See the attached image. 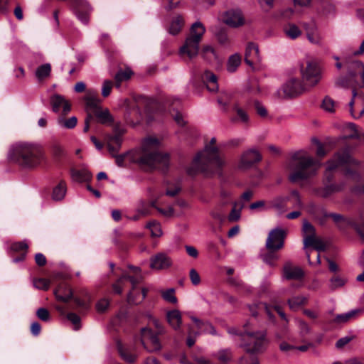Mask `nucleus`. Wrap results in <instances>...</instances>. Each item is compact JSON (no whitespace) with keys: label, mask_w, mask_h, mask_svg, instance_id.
Returning <instances> with one entry per match:
<instances>
[{"label":"nucleus","mask_w":364,"mask_h":364,"mask_svg":"<svg viewBox=\"0 0 364 364\" xmlns=\"http://www.w3.org/2000/svg\"><path fill=\"white\" fill-rule=\"evenodd\" d=\"M161 145V141L156 137L144 139L141 149L134 156V161L144 168L166 171L170 164V155L160 151Z\"/></svg>","instance_id":"obj_1"},{"label":"nucleus","mask_w":364,"mask_h":364,"mask_svg":"<svg viewBox=\"0 0 364 364\" xmlns=\"http://www.w3.org/2000/svg\"><path fill=\"white\" fill-rule=\"evenodd\" d=\"M321 166V161L312 158L306 151L299 150L291 156L289 178L291 182L308 179L315 176Z\"/></svg>","instance_id":"obj_2"},{"label":"nucleus","mask_w":364,"mask_h":364,"mask_svg":"<svg viewBox=\"0 0 364 364\" xmlns=\"http://www.w3.org/2000/svg\"><path fill=\"white\" fill-rule=\"evenodd\" d=\"M8 158L23 168H33L41 163L44 156L38 145L21 141L11 146Z\"/></svg>","instance_id":"obj_3"},{"label":"nucleus","mask_w":364,"mask_h":364,"mask_svg":"<svg viewBox=\"0 0 364 364\" xmlns=\"http://www.w3.org/2000/svg\"><path fill=\"white\" fill-rule=\"evenodd\" d=\"M216 138L212 137L209 144L205 146L193 160V166L196 171L207 172L221 169L226 164L225 159L220 156L219 149L215 146Z\"/></svg>","instance_id":"obj_4"},{"label":"nucleus","mask_w":364,"mask_h":364,"mask_svg":"<svg viewBox=\"0 0 364 364\" xmlns=\"http://www.w3.org/2000/svg\"><path fill=\"white\" fill-rule=\"evenodd\" d=\"M268 344L266 331H245L240 334V346L247 353H262L267 349Z\"/></svg>","instance_id":"obj_5"},{"label":"nucleus","mask_w":364,"mask_h":364,"mask_svg":"<svg viewBox=\"0 0 364 364\" xmlns=\"http://www.w3.org/2000/svg\"><path fill=\"white\" fill-rule=\"evenodd\" d=\"M127 281H129L132 286V289L127 295V301L129 304H140L144 300L146 294V289H142L140 292L139 289L136 288V286L141 281V274L135 276H128L126 274L122 275L112 286L114 293L118 294H121Z\"/></svg>","instance_id":"obj_6"},{"label":"nucleus","mask_w":364,"mask_h":364,"mask_svg":"<svg viewBox=\"0 0 364 364\" xmlns=\"http://www.w3.org/2000/svg\"><path fill=\"white\" fill-rule=\"evenodd\" d=\"M205 32V28L200 21L195 22L191 27L190 34L181 47V55H186L190 59L198 54L199 44Z\"/></svg>","instance_id":"obj_7"},{"label":"nucleus","mask_w":364,"mask_h":364,"mask_svg":"<svg viewBox=\"0 0 364 364\" xmlns=\"http://www.w3.org/2000/svg\"><path fill=\"white\" fill-rule=\"evenodd\" d=\"M125 133V129L119 124H116L114 127V133L106 136V143L109 152L116 157V163L119 166H123L125 155L117 156L122 142V135Z\"/></svg>","instance_id":"obj_8"},{"label":"nucleus","mask_w":364,"mask_h":364,"mask_svg":"<svg viewBox=\"0 0 364 364\" xmlns=\"http://www.w3.org/2000/svg\"><path fill=\"white\" fill-rule=\"evenodd\" d=\"M345 164L358 165L359 161L353 159L347 151L337 153L332 159L327 162V167L324 173L325 180L330 182L333 178L332 171Z\"/></svg>","instance_id":"obj_9"},{"label":"nucleus","mask_w":364,"mask_h":364,"mask_svg":"<svg viewBox=\"0 0 364 364\" xmlns=\"http://www.w3.org/2000/svg\"><path fill=\"white\" fill-rule=\"evenodd\" d=\"M300 72L304 81L311 86L316 85L321 80V70L317 62L308 60L306 66H300Z\"/></svg>","instance_id":"obj_10"},{"label":"nucleus","mask_w":364,"mask_h":364,"mask_svg":"<svg viewBox=\"0 0 364 364\" xmlns=\"http://www.w3.org/2000/svg\"><path fill=\"white\" fill-rule=\"evenodd\" d=\"M304 90V85L300 80L292 77L277 90V95L279 98L293 97L301 94Z\"/></svg>","instance_id":"obj_11"},{"label":"nucleus","mask_w":364,"mask_h":364,"mask_svg":"<svg viewBox=\"0 0 364 364\" xmlns=\"http://www.w3.org/2000/svg\"><path fill=\"white\" fill-rule=\"evenodd\" d=\"M261 160L262 155L257 149L255 148L248 149L241 154L237 164V168L241 171L250 169Z\"/></svg>","instance_id":"obj_12"},{"label":"nucleus","mask_w":364,"mask_h":364,"mask_svg":"<svg viewBox=\"0 0 364 364\" xmlns=\"http://www.w3.org/2000/svg\"><path fill=\"white\" fill-rule=\"evenodd\" d=\"M141 343L149 352L157 351L161 348L157 334L153 333L149 327L141 328Z\"/></svg>","instance_id":"obj_13"},{"label":"nucleus","mask_w":364,"mask_h":364,"mask_svg":"<svg viewBox=\"0 0 364 364\" xmlns=\"http://www.w3.org/2000/svg\"><path fill=\"white\" fill-rule=\"evenodd\" d=\"M286 232L282 228H276L272 230L266 240V247L271 251L282 248Z\"/></svg>","instance_id":"obj_14"},{"label":"nucleus","mask_w":364,"mask_h":364,"mask_svg":"<svg viewBox=\"0 0 364 364\" xmlns=\"http://www.w3.org/2000/svg\"><path fill=\"white\" fill-rule=\"evenodd\" d=\"M349 77L353 80L356 87H364V64L361 61H353L349 66Z\"/></svg>","instance_id":"obj_15"},{"label":"nucleus","mask_w":364,"mask_h":364,"mask_svg":"<svg viewBox=\"0 0 364 364\" xmlns=\"http://www.w3.org/2000/svg\"><path fill=\"white\" fill-rule=\"evenodd\" d=\"M224 23L232 28H237L245 23V18L240 10L230 9L225 11L223 16Z\"/></svg>","instance_id":"obj_16"},{"label":"nucleus","mask_w":364,"mask_h":364,"mask_svg":"<svg viewBox=\"0 0 364 364\" xmlns=\"http://www.w3.org/2000/svg\"><path fill=\"white\" fill-rule=\"evenodd\" d=\"M77 18L83 23L89 22V14L92 11V7L86 0H75L73 2Z\"/></svg>","instance_id":"obj_17"},{"label":"nucleus","mask_w":364,"mask_h":364,"mask_svg":"<svg viewBox=\"0 0 364 364\" xmlns=\"http://www.w3.org/2000/svg\"><path fill=\"white\" fill-rule=\"evenodd\" d=\"M172 264L171 257L164 252H159L150 259V267L154 270H161L170 267Z\"/></svg>","instance_id":"obj_18"},{"label":"nucleus","mask_w":364,"mask_h":364,"mask_svg":"<svg viewBox=\"0 0 364 364\" xmlns=\"http://www.w3.org/2000/svg\"><path fill=\"white\" fill-rule=\"evenodd\" d=\"M261 60L258 46L252 42L248 43L245 49V63L252 67L255 63H259Z\"/></svg>","instance_id":"obj_19"},{"label":"nucleus","mask_w":364,"mask_h":364,"mask_svg":"<svg viewBox=\"0 0 364 364\" xmlns=\"http://www.w3.org/2000/svg\"><path fill=\"white\" fill-rule=\"evenodd\" d=\"M52 109L54 112L62 110V114L66 115L71 109V105L63 96L54 95L50 98Z\"/></svg>","instance_id":"obj_20"},{"label":"nucleus","mask_w":364,"mask_h":364,"mask_svg":"<svg viewBox=\"0 0 364 364\" xmlns=\"http://www.w3.org/2000/svg\"><path fill=\"white\" fill-rule=\"evenodd\" d=\"M308 41L314 45L321 46L323 38L317 26L314 23H305L304 25Z\"/></svg>","instance_id":"obj_21"},{"label":"nucleus","mask_w":364,"mask_h":364,"mask_svg":"<svg viewBox=\"0 0 364 364\" xmlns=\"http://www.w3.org/2000/svg\"><path fill=\"white\" fill-rule=\"evenodd\" d=\"M326 216L331 218L338 225L343 223L353 226L360 235V237L364 240V222L361 225H359L357 223L351 221L344 218L342 215L338 213H329Z\"/></svg>","instance_id":"obj_22"},{"label":"nucleus","mask_w":364,"mask_h":364,"mask_svg":"<svg viewBox=\"0 0 364 364\" xmlns=\"http://www.w3.org/2000/svg\"><path fill=\"white\" fill-rule=\"evenodd\" d=\"M284 277L287 279H300L304 276V272L299 267L294 266L287 262L283 268Z\"/></svg>","instance_id":"obj_23"},{"label":"nucleus","mask_w":364,"mask_h":364,"mask_svg":"<svg viewBox=\"0 0 364 364\" xmlns=\"http://www.w3.org/2000/svg\"><path fill=\"white\" fill-rule=\"evenodd\" d=\"M84 100L85 101L87 107L93 111L100 107L102 101L98 96L97 92L93 89L86 90Z\"/></svg>","instance_id":"obj_24"},{"label":"nucleus","mask_w":364,"mask_h":364,"mask_svg":"<svg viewBox=\"0 0 364 364\" xmlns=\"http://www.w3.org/2000/svg\"><path fill=\"white\" fill-rule=\"evenodd\" d=\"M117 348L120 356L125 361L133 363L136 360V355L134 353V348L132 346H127L120 341H117Z\"/></svg>","instance_id":"obj_25"},{"label":"nucleus","mask_w":364,"mask_h":364,"mask_svg":"<svg viewBox=\"0 0 364 364\" xmlns=\"http://www.w3.org/2000/svg\"><path fill=\"white\" fill-rule=\"evenodd\" d=\"M343 186V184L335 183L326 185L322 188H317L316 190V194L322 198H327L331 195L341 191Z\"/></svg>","instance_id":"obj_26"},{"label":"nucleus","mask_w":364,"mask_h":364,"mask_svg":"<svg viewBox=\"0 0 364 364\" xmlns=\"http://www.w3.org/2000/svg\"><path fill=\"white\" fill-rule=\"evenodd\" d=\"M304 247L306 248L308 247H313L316 250L324 251L326 245L323 242L316 237V235H307L304 237Z\"/></svg>","instance_id":"obj_27"},{"label":"nucleus","mask_w":364,"mask_h":364,"mask_svg":"<svg viewBox=\"0 0 364 364\" xmlns=\"http://www.w3.org/2000/svg\"><path fill=\"white\" fill-rule=\"evenodd\" d=\"M361 312L362 309H352L348 312L336 315L333 321L338 324L346 323L350 320L356 318Z\"/></svg>","instance_id":"obj_28"},{"label":"nucleus","mask_w":364,"mask_h":364,"mask_svg":"<svg viewBox=\"0 0 364 364\" xmlns=\"http://www.w3.org/2000/svg\"><path fill=\"white\" fill-rule=\"evenodd\" d=\"M166 318L169 325L174 329L178 330L182 324L181 312L177 309L169 311L166 313Z\"/></svg>","instance_id":"obj_29"},{"label":"nucleus","mask_w":364,"mask_h":364,"mask_svg":"<svg viewBox=\"0 0 364 364\" xmlns=\"http://www.w3.org/2000/svg\"><path fill=\"white\" fill-rule=\"evenodd\" d=\"M202 78L209 91L215 92L218 90V79L215 74L210 71H205Z\"/></svg>","instance_id":"obj_30"},{"label":"nucleus","mask_w":364,"mask_h":364,"mask_svg":"<svg viewBox=\"0 0 364 364\" xmlns=\"http://www.w3.org/2000/svg\"><path fill=\"white\" fill-rule=\"evenodd\" d=\"M67 186L64 181H60L53 188L51 198L55 201L62 200L66 194Z\"/></svg>","instance_id":"obj_31"},{"label":"nucleus","mask_w":364,"mask_h":364,"mask_svg":"<svg viewBox=\"0 0 364 364\" xmlns=\"http://www.w3.org/2000/svg\"><path fill=\"white\" fill-rule=\"evenodd\" d=\"M94 114L102 124L111 125L114 122V119L107 109H102L100 107L94 111Z\"/></svg>","instance_id":"obj_32"},{"label":"nucleus","mask_w":364,"mask_h":364,"mask_svg":"<svg viewBox=\"0 0 364 364\" xmlns=\"http://www.w3.org/2000/svg\"><path fill=\"white\" fill-rule=\"evenodd\" d=\"M55 295L58 300L68 302L73 298V291L68 286H60L55 291Z\"/></svg>","instance_id":"obj_33"},{"label":"nucleus","mask_w":364,"mask_h":364,"mask_svg":"<svg viewBox=\"0 0 364 364\" xmlns=\"http://www.w3.org/2000/svg\"><path fill=\"white\" fill-rule=\"evenodd\" d=\"M28 247V245L23 242H14L11 246V250L14 252L23 251V252L21 255L20 257L14 258L13 262L17 263L23 261L26 257Z\"/></svg>","instance_id":"obj_34"},{"label":"nucleus","mask_w":364,"mask_h":364,"mask_svg":"<svg viewBox=\"0 0 364 364\" xmlns=\"http://www.w3.org/2000/svg\"><path fill=\"white\" fill-rule=\"evenodd\" d=\"M183 24L184 20L181 16L178 15L173 17L168 27L169 33L171 35L178 34L181 31Z\"/></svg>","instance_id":"obj_35"},{"label":"nucleus","mask_w":364,"mask_h":364,"mask_svg":"<svg viewBox=\"0 0 364 364\" xmlns=\"http://www.w3.org/2000/svg\"><path fill=\"white\" fill-rule=\"evenodd\" d=\"M263 306H264L265 311L267 314L268 315L269 319H274V314L272 312V309L275 310L278 314L280 316V317L284 319V321H287V318L286 316L285 313L282 311L281 306L279 304H267L266 303L263 304Z\"/></svg>","instance_id":"obj_36"},{"label":"nucleus","mask_w":364,"mask_h":364,"mask_svg":"<svg viewBox=\"0 0 364 364\" xmlns=\"http://www.w3.org/2000/svg\"><path fill=\"white\" fill-rule=\"evenodd\" d=\"M70 173L73 180L80 183L88 181L91 176L90 172L87 169L77 170L73 168Z\"/></svg>","instance_id":"obj_37"},{"label":"nucleus","mask_w":364,"mask_h":364,"mask_svg":"<svg viewBox=\"0 0 364 364\" xmlns=\"http://www.w3.org/2000/svg\"><path fill=\"white\" fill-rule=\"evenodd\" d=\"M307 299V297L304 296H295L288 299L287 303L290 309L296 311L300 306L306 304Z\"/></svg>","instance_id":"obj_38"},{"label":"nucleus","mask_w":364,"mask_h":364,"mask_svg":"<svg viewBox=\"0 0 364 364\" xmlns=\"http://www.w3.org/2000/svg\"><path fill=\"white\" fill-rule=\"evenodd\" d=\"M347 282V279L340 275L332 277L329 280L328 287L331 290L334 291L343 287Z\"/></svg>","instance_id":"obj_39"},{"label":"nucleus","mask_w":364,"mask_h":364,"mask_svg":"<svg viewBox=\"0 0 364 364\" xmlns=\"http://www.w3.org/2000/svg\"><path fill=\"white\" fill-rule=\"evenodd\" d=\"M285 35L290 39L294 40L301 35L299 28L293 23L288 24L284 28Z\"/></svg>","instance_id":"obj_40"},{"label":"nucleus","mask_w":364,"mask_h":364,"mask_svg":"<svg viewBox=\"0 0 364 364\" xmlns=\"http://www.w3.org/2000/svg\"><path fill=\"white\" fill-rule=\"evenodd\" d=\"M57 123L62 128L71 129L77 125V119L75 116L68 119L60 117L57 119Z\"/></svg>","instance_id":"obj_41"},{"label":"nucleus","mask_w":364,"mask_h":364,"mask_svg":"<svg viewBox=\"0 0 364 364\" xmlns=\"http://www.w3.org/2000/svg\"><path fill=\"white\" fill-rule=\"evenodd\" d=\"M241 63V56L235 53L229 57L227 63V70L230 73L235 72Z\"/></svg>","instance_id":"obj_42"},{"label":"nucleus","mask_w":364,"mask_h":364,"mask_svg":"<svg viewBox=\"0 0 364 364\" xmlns=\"http://www.w3.org/2000/svg\"><path fill=\"white\" fill-rule=\"evenodd\" d=\"M132 74L133 73L129 68H126L124 70H119L114 77L117 87H120V83L122 82L129 80Z\"/></svg>","instance_id":"obj_43"},{"label":"nucleus","mask_w":364,"mask_h":364,"mask_svg":"<svg viewBox=\"0 0 364 364\" xmlns=\"http://www.w3.org/2000/svg\"><path fill=\"white\" fill-rule=\"evenodd\" d=\"M243 204L235 203L233 207L228 215V220L230 222L237 221L241 216V210L243 208Z\"/></svg>","instance_id":"obj_44"},{"label":"nucleus","mask_w":364,"mask_h":364,"mask_svg":"<svg viewBox=\"0 0 364 364\" xmlns=\"http://www.w3.org/2000/svg\"><path fill=\"white\" fill-rule=\"evenodd\" d=\"M51 71V65L50 63H45L39 66L36 70V76L39 80H41L47 77H48L50 74Z\"/></svg>","instance_id":"obj_45"},{"label":"nucleus","mask_w":364,"mask_h":364,"mask_svg":"<svg viewBox=\"0 0 364 364\" xmlns=\"http://www.w3.org/2000/svg\"><path fill=\"white\" fill-rule=\"evenodd\" d=\"M202 55L204 59L212 63L217 59V55L214 48L211 46H205L202 49Z\"/></svg>","instance_id":"obj_46"},{"label":"nucleus","mask_w":364,"mask_h":364,"mask_svg":"<svg viewBox=\"0 0 364 364\" xmlns=\"http://www.w3.org/2000/svg\"><path fill=\"white\" fill-rule=\"evenodd\" d=\"M214 356L221 363H226L230 360L232 358L231 350L228 348L220 350L214 354Z\"/></svg>","instance_id":"obj_47"},{"label":"nucleus","mask_w":364,"mask_h":364,"mask_svg":"<svg viewBox=\"0 0 364 364\" xmlns=\"http://www.w3.org/2000/svg\"><path fill=\"white\" fill-rule=\"evenodd\" d=\"M190 318L193 321V322L195 323L196 327L198 329V331H196V332L193 331L195 336H197L200 333H203V332H204V331H206L207 323H208V321H202L193 316H191Z\"/></svg>","instance_id":"obj_48"},{"label":"nucleus","mask_w":364,"mask_h":364,"mask_svg":"<svg viewBox=\"0 0 364 364\" xmlns=\"http://www.w3.org/2000/svg\"><path fill=\"white\" fill-rule=\"evenodd\" d=\"M286 199L282 197H278L270 202V208H274L279 213H282L284 211V203Z\"/></svg>","instance_id":"obj_49"},{"label":"nucleus","mask_w":364,"mask_h":364,"mask_svg":"<svg viewBox=\"0 0 364 364\" xmlns=\"http://www.w3.org/2000/svg\"><path fill=\"white\" fill-rule=\"evenodd\" d=\"M146 228L150 230L152 237H160L162 235V230L159 223L153 220L146 225Z\"/></svg>","instance_id":"obj_50"},{"label":"nucleus","mask_w":364,"mask_h":364,"mask_svg":"<svg viewBox=\"0 0 364 364\" xmlns=\"http://www.w3.org/2000/svg\"><path fill=\"white\" fill-rule=\"evenodd\" d=\"M250 209L252 210H257L259 212L267 211L270 209V206L267 205L263 200L255 201L250 205Z\"/></svg>","instance_id":"obj_51"},{"label":"nucleus","mask_w":364,"mask_h":364,"mask_svg":"<svg viewBox=\"0 0 364 364\" xmlns=\"http://www.w3.org/2000/svg\"><path fill=\"white\" fill-rule=\"evenodd\" d=\"M161 296L165 301L169 303H177V298L175 296V289L173 288L161 291Z\"/></svg>","instance_id":"obj_52"},{"label":"nucleus","mask_w":364,"mask_h":364,"mask_svg":"<svg viewBox=\"0 0 364 364\" xmlns=\"http://www.w3.org/2000/svg\"><path fill=\"white\" fill-rule=\"evenodd\" d=\"M213 33L220 44L225 46L228 43V36L224 30L220 28L218 31H213Z\"/></svg>","instance_id":"obj_53"},{"label":"nucleus","mask_w":364,"mask_h":364,"mask_svg":"<svg viewBox=\"0 0 364 364\" xmlns=\"http://www.w3.org/2000/svg\"><path fill=\"white\" fill-rule=\"evenodd\" d=\"M336 102L330 97H326L323 100L322 108L328 112H333L335 111Z\"/></svg>","instance_id":"obj_54"},{"label":"nucleus","mask_w":364,"mask_h":364,"mask_svg":"<svg viewBox=\"0 0 364 364\" xmlns=\"http://www.w3.org/2000/svg\"><path fill=\"white\" fill-rule=\"evenodd\" d=\"M37 317L44 322H48L51 319L50 314L46 308H39L36 311Z\"/></svg>","instance_id":"obj_55"},{"label":"nucleus","mask_w":364,"mask_h":364,"mask_svg":"<svg viewBox=\"0 0 364 364\" xmlns=\"http://www.w3.org/2000/svg\"><path fill=\"white\" fill-rule=\"evenodd\" d=\"M262 257L263 262L270 266L274 265V262L279 259V256L272 252L262 255Z\"/></svg>","instance_id":"obj_56"},{"label":"nucleus","mask_w":364,"mask_h":364,"mask_svg":"<svg viewBox=\"0 0 364 364\" xmlns=\"http://www.w3.org/2000/svg\"><path fill=\"white\" fill-rule=\"evenodd\" d=\"M33 285L36 289L47 290L50 286L49 280L44 278H39L33 281Z\"/></svg>","instance_id":"obj_57"},{"label":"nucleus","mask_w":364,"mask_h":364,"mask_svg":"<svg viewBox=\"0 0 364 364\" xmlns=\"http://www.w3.org/2000/svg\"><path fill=\"white\" fill-rule=\"evenodd\" d=\"M136 210L142 217L149 214V207L144 200H140L139 202Z\"/></svg>","instance_id":"obj_58"},{"label":"nucleus","mask_w":364,"mask_h":364,"mask_svg":"<svg viewBox=\"0 0 364 364\" xmlns=\"http://www.w3.org/2000/svg\"><path fill=\"white\" fill-rule=\"evenodd\" d=\"M234 110L235 111L238 119L242 123H247L249 121V116L247 113L242 109L241 107H238L237 105H235L234 107Z\"/></svg>","instance_id":"obj_59"},{"label":"nucleus","mask_w":364,"mask_h":364,"mask_svg":"<svg viewBox=\"0 0 364 364\" xmlns=\"http://www.w3.org/2000/svg\"><path fill=\"white\" fill-rule=\"evenodd\" d=\"M242 140L240 138H235L224 141L220 144L221 148L237 147L240 145Z\"/></svg>","instance_id":"obj_60"},{"label":"nucleus","mask_w":364,"mask_h":364,"mask_svg":"<svg viewBox=\"0 0 364 364\" xmlns=\"http://www.w3.org/2000/svg\"><path fill=\"white\" fill-rule=\"evenodd\" d=\"M66 317L74 325L75 330L80 328V318L78 315L75 313H68Z\"/></svg>","instance_id":"obj_61"},{"label":"nucleus","mask_w":364,"mask_h":364,"mask_svg":"<svg viewBox=\"0 0 364 364\" xmlns=\"http://www.w3.org/2000/svg\"><path fill=\"white\" fill-rule=\"evenodd\" d=\"M230 100V95L227 93H224L223 95L220 96L218 100V104L219 106L224 110H225L229 105Z\"/></svg>","instance_id":"obj_62"},{"label":"nucleus","mask_w":364,"mask_h":364,"mask_svg":"<svg viewBox=\"0 0 364 364\" xmlns=\"http://www.w3.org/2000/svg\"><path fill=\"white\" fill-rule=\"evenodd\" d=\"M113 87V82L111 80H105L102 87V95L107 97L109 95Z\"/></svg>","instance_id":"obj_63"},{"label":"nucleus","mask_w":364,"mask_h":364,"mask_svg":"<svg viewBox=\"0 0 364 364\" xmlns=\"http://www.w3.org/2000/svg\"><path fill=\"white\" fill-rule=\"evenodd\" d=\"M302 230L304 232V237L307 235H315V229L314 226L307 220L304 221Z\"/></svg>","instance_id":"obj_64"}]
</instances>
